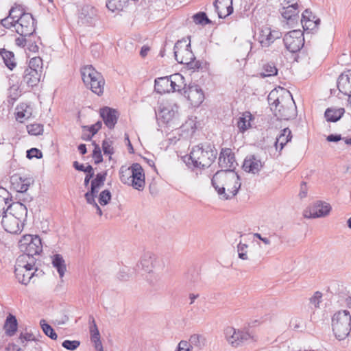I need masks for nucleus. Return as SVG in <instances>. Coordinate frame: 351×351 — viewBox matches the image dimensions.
Masks as SVG:
<instances>
[{"instance_id":"f257e3e1","label":"nucleus","mask_w":351,"mask_h":351,"mask_svg":"<svg viewBox=\"0 0 351 351\" xmlns=\"http://www.w3.org/2000/svg\"><path fill=\"white\" fill-rule=\"evenodd\" d=\"M212 184L219 198L224 200L234 197L241 186L239 176L232 169L217 171L213 176Z\"/></svg>"},{"instance_id":"f03ea898","label":"nucleus","mask_w":351,"mask_h":351,"mask_svg":"<svg viewBox=\"0 0 351 351\" xmlns=\"http://www.w3.org/2000/svg\"><path fill=\"white\" fill-rule=\"evenodd\" d=\"M27 215V210L23 204L13 203L8 205L6 210L3 212L1 224L8 232L20 233L23 230Z\"/></svg>"},{"instance_id":"7ed1b4c3","label":"nucleus","mask_w":351,"mask_h":351,"mask_svg":"<svg viewBox=\"0 0 351 351\" xmlns=\"http://www.w3.org/2000/svg\"><path fill=\"white\" fill-rule=\"evenodd\" d=\"M217 151L209 143H201L193 147L190 153L193 165L199 169L208 168L215 160Z\"/></svg>"},{"instance_id":"20e7f679","label":"nucleus","mask_w":351,"mask_h":351,"mask_svg":"<svg viewBox=\"0 0 351 351\" xmlns=\"http://www.w3.org/2000/svg\"><path fill=\"white\" fill-rule=\"evenodd\" d=\"M331 326L335 337L339 340L345 339L351 331V315L347 310H339L332 317Z\"/></svg>"},{"instance_id":"39448f33","label":"nucleus","mask_w":351,"mask_h":351,"mask_svg":"<svg viewBox=\"0 0 351 351\" xmlns=\"http://www.w3.org/2000/svg\"><path fill=\"white\" fill-rule=\"evenodd\" d=\"M282 95L287 97L275 108L276 115L280 119L289 120L294 118L295 116V107L292 98V95L288 89H280Z\"/></svg>"},{"instance_id":"423d86ee","label":"nucleus","mask_w":351,"mask_h":351,"mask_svg":"<svg viewBox=\"0 0 351 351\" xmlns=\"http://www.w3.org/2000/svg\"><path fill=\"white\" fill-rule=\"evenodd\" d=\"M225 335L228 343L233 347H238L243 343L256 340L254 335L246 330H236L232 327H228L225 330Z\"/></svg>"},{"instance_id":"0eeeda50","label":"nucleus","mask_w":351,"mask_h":351,"mask_svg":"<svg viewBox=\"0 0 351 351\" xmlns=\"http://www.w3.org/2000/svg\"><path fill=\"white\" fill-rule=\"evenodd\" d=\"M19 247L24 254L34 256L42 252L41 239L37 235H24L19 242Z\"/></svg>"},{"instance_id":"6e6552de","label":"nucleus","mask_w":351,"mask_h":351,"mask_svg":"<svg viewBox=\"0 0 351 351\" xmlns=\"http://www.w3.org/2000/svg\"><path fill=\"white\" fill-rule=\"evenodd\" d=\"M106 173H97L95 178L91 182L90 190L85 194V198L86 202L93 205L96 208L97 213L99 215H102V211L98 204L95 200V197L97 196L99 189L104 186L106 180Z\"/></svg>"},{"instance_id":"1a4fd4ad","label":"nucleus","mask_w":351,"mask_h":351,"mask_svg":"<svg viewBox=\"0 0 351 351\" xmlns=\"http://www.w3.org/2000/svg\"><path fill=\"white\" fill-rule=\"evenodd\" d=\"M82 79L85 85L90 88H103L105 80L101 74L97 72L92 65L84 66L81 70Z\"/></svg>"},{"instance_id":"9d476101","label":"nucleus","mask_w":351,"mask_h":351,"mask_svg":"<svg viewBox=\"0 0 351 351\" xmlns=\"http://www.w3.org/2000/svg\"><path fill=\"white\" fill-rule=\"evenodd\" d=\"M82 79L85 85L90 88H103L105 80L101 74L97 72L92 65L84 66L81 70Z\"/></svg>"},{"instance_id":"9b49d317","label":"nucleus","mask_w":351,"mask_h":351,"mask_svg":"<svg viewBox=\"0 0 351 351\" xmlns=\"http://www.w3.org/2000/svg\"><path fill=\"white\" fill-rule=\"evenodd\" d=\"M99 20L97 10L90 5H85L79 11L77 23L84 27H95Z\"/></svg>"},{"instance_id":"f8f14e48","label":"nucleus","mask_w":351,"mask_h":351,"mask_svg":"<svg viewBox=\"0 0 351 351\" xmlns=\"http://www.w3.org/2000/svg\"><path fill=\"white\" fill-rule=\"evenodd\" d=\"M283 41L290 52H298L304 45V34L300 29L290 31L285 35Z\"/></svg>"},{"instance_id":"ddd939ff","label":"nucleus","mask_w":351,"mask_h":351,"mask_svg":"<svg viewBox=\"0 0 351 351\" xmlns=\"http://www.w3.org/2000/svg\"><path fill=\"white\" fill-rule=\"evenodd\" d=\"M173 50L175 59L180 64H189L190 61L195 60V56L191 50V44H186V41L178 40Z\"/></svg>"},{"instance_id":"4468645a","label":"nucleus","mask_w":351,"mask_h":351,"mask_svg":"<svg viewBox=\"0 0 351 351\" xmlns=\"http://www.w3.org/2000/svg\"><path fill=\"white\" fill-rule=\"evenodd\" d=\"M156 117L158 121L169 124L179 117L178 106L173 103L162 104L160 106Z\"/></svg>"},{"instance_id":"2eb2a0df","label":"nucleus","mask_w":351,"mask_h":351,"mask_svg":"<svg viewBox=\"0 0 351 351\" xmlns=\"http://www.w3.org/2000/svg\"><path fill=\"white\" fill-rule=\"evenodd\" d=\"M16 22L15 32L20 36H29L36 30L35 20L30 13L24 14L21 19H18Z\"/></svg>"},{"instance_id":"dca6fc26","label":"nucleus","mask_w":351,"mask_h":351,"mask_svg":"<svg viewBox=\"0 0 351 351\" xmlns=\"http://www.w3.org/2000/svg\"><path fill=\"white\" fill-rule=\"evenodd\" d=\"M331 208L330 204L317 201L304 211V217L308 219L325 217L329 215Z\"/></svg>"},{"instance_id":"f3484780","label":"nucleus","mask_w":351,"mask_h":351,"mask_svg":"<svg viewBox=\"0 0 351 351\" xmlns=\"http://www.w3.org/2000/svg\"><path fill=\"white\" fill-rule=\"evenodd\" d=\"M130 185L136 190L142 191L145 185V173L141 165L134 163L132 165V176Z\"/></svg>"},{"instance_id":"a211bd4d","label":"nucleus","mask_w":351,"mask_h":351,"mask_svg":"<svg viewBox=\"0 0 351 351\" xmlns=\"http://www.w3.org/2000/svg\"><path fill=\"white\" fill-rule=\"evenodd\" d=\"M282 36L281 32L271 29L269 27H263L259 32L258 40L263 47H268Z\"/></svg>"},{"instance_id":"6ab92c4d","label":"nucleus","mask_w":351,"mask_h":351,"mask_svg":"<svg viewBox=\"0 0 351 351\" xmlns=\"http://www.w3.org/2000/svg\"><path fill=\"white\" fill-rule=\"evenodd\" d=\"M36 259L28 254L20 255L16 261L14 273L17 279L24 280V274H22L25 265L35 266Z\"/></svg>"},{"instance_id":"aec40b11","label":"nucleus","mask_w":351,"mask_h":351,"mask_svg":"<svg viewBox=\"0 0 351 351\" xmlns=\"http://www.w3.org/2000/svg\"><path fill=\"white\" fill-rule=\"evenodd\" d=\"M219 165L223 170L232 169L234 171L237 163L234 154L230 149H222L219 158Z\"/></svg>"},{"instance_id":"412c9836","label":"nucleus","mask_w":351,"mask_h":351,"mask_svg":"<svg viewBox=\"0 0 351 351\" xmlns=\"http://www.w3.org/2000/svg\"><path fill=\"white\" fill-rule=\"evenodd\" d=\"M178 90L184 95L193 107H198L204 100L202 89H178Z\"/></svg>"},{"instance_id":"4be33fe9","label":"nucleus","mask_w":351,"mask_h":351,"mask_svg":"<svg viewBox=\"0 0 351 351\" xmlns=\"http://www.w3.org/2000/svg\"><path fill=\"white\" fill-rule=\"evenodd\" d=\"M156 260V256L154 254L151 252H145L140 257L136 267L138 269L149 273L154 267Z\"/></svg>"},{"instance_id":"5701e85b","label":"nucleus","mask_w":351,"mask_h":351,"mask_svg":"<svg viewBox=\"0 0 351 351\" xmlns=\"http://www.w3.org/2000/svg\"><path fill=\"white\" fill-rule=\"evenodd\" d=\"M99 113L105 125L109 129L114 128L118 119L117 111L109 107H104L100 109Z\"/></svg>"},{"instance_id":"b1692460","label":"nucleus","mask_w":351,"mask_h":351,"mask_svg":"<svg viewBox=\"0 0 351 351\" xmlns=\"http://www.w3.org/2000/svg\"><path fill=\"white\" fill-rule=\"evenodd\" d=\"M301 23L304 31H313L317 28L320 20L308 10L306 9L302 14Z\"/></svg>"},{"instance_id":"393cba45","label":"nucleus","mask_w":351,"mask_h":351,"mask_svg":"<svg viewBox=\"0 0 351 351\" xmlns=\"http://www.w3.org/2000/svg\"><path fill=\"white\" fill-rule=\"evenodd\" d=\"M214 6L221 19L226 18L233 12L232 0H215Z\"/></svg>"},{"instance_id":"a878e982","label":"nucleus","mask_w":351,"mask_h":351,"mask_svg":"<svg viewBox=\"0 0 351 351\" xmlns=\"http://www.w3.org/2000/svg\"><path fill=\"white\" fill-rule=\"evenodd\" d=\"M263 167L262 162L257 159L254 156L246 157L243 162V168L245 171L257 173Z\"/></svg>"},{"instance_id":"bb28decb","label":"nucleus","mask_w":351,"mask_h":351,"mask_svg":"<svg viewBox=\"0 0 351 351\" xmlns=\"http://www.w3.org/2000/svg\"><path fill=\"white\" fill-rule=\"evenodd\" d=\"M41 72L35 69H26L24 72L23 81L29 87L36 86L40 82Z\"/></svg>"},{"instance_id":"cd10ccee","label":"nucleus","mask_w":351,"mask_h":351,"mask_svg":"<svg viewBox=\"0 0 351 351\" xmlns=\"http://www.w3.org/2000/svg\"><path fill=\"white\" fill-rule=\"evenodd\" d=\"M299 12V5L295 3L287 7L283 8L281 12V14L282 17L287 20L289 23H293L298 19Z\"/></svg>"},{"instance_id":"c85d7f7f","label":"nucleus","mask_w":351,"mask_h":351,"mask_svg":"<svg viewBox=\"0 0 351 351\" xmlns=\"http://www.w3.org/2000/svg\"><path fill=\"white\" fill-rule=\"evenodd\" d=\"M32 115V108L27 104H21L16 108V119L23 123Z\"/></svg>"},{"instance_id":"c756f323","label":"nucleus","mask_w":351,"mask_h":351,"mask_svg":"<svg viewBox=\"0 0 351 351\" xmlns=\"http://www.w3.org/2000/svg\"><path fill=\"white\" fill-rule=\"evenodd\" d=\"M254 120L252 114L250 112H243L239 117L237 125L241 132H244L252 127V121Z\"/></svg>"},{"instance_id":"7c9ffc66","label":"nucleus","mask_w":351,"mask_h":351,"mask_svg":"<svg viewBox=\"0 0 351 351\" xmlns=\"http://www.w3.org/2000/svg\"><path fill=\"white\" fill-rule=\"evenodd\" d=\"M292 138L291 132L289 128H285L281 131V134L276 138L275 147L276 150L280 152L284 146L291 141Z\"/></svg>"},{"instance_id":"2f4dec72","label":"nucleus","mask_w":351,"mask_h":351,"mask_svg":"<svg viewBox=\"0 0 351 351\" xmlns=\"http://www.w3.org/2000/svg\"><path fill=\"white\" fill-rule=\"evenodd\" d=\"M0 56L3 60L5 66L10 70H12L16 66L14 54L5 49H0Z\"/></svg>"},{"instance_id":"473e14b6","label":"nucleus","mask_w":351,"mask_h":351,"mask_svg":"<svg viewBox=\"0 0 351 351\" xmlns=\"http://www.w3.org/2000/svg\"><path fill=\"white\" fill-rule=\"evenodd\" d=\"M344 113L345 110L343 108H328L324 115L327 121L336 122L341 118Z\"/></svg>"},{"instance_id":"72a5a7b5","label":"nucleus","mask_w":351,"mask_h":351,"mask_svg":"<svg viewBox=\"0 0 351 351\" xmlns=\"http://www.w3.org/2000/svg\"><path fill=\"white\" fill-rule=\"evenodd\" d=\"M4 330L5 333L9 336L14 335L17 330V321L14 315L10 314L7 317L4 324Z\"/></svg>"},{"instance_id":"f704fd0d","label":"nucleus","mask_w":351,"mask_h":351,"mask_svg":"<svg viewBox=\"0 0 351 351\" xmlns=\"http://www.w3.org/2000/svg\"><path fill=\"white\" fill-rule=\"evenodd\" d=\"M129 0H106L107 8L112 11H121L127 7Z\"/></svg>"},{"instance_id":"c9c22d12","label":"nucleus","mask_w":351,"mask_h":351,"mask_svg":"<svg viewBox=\"0 0 351 351\" xmlns=\"http://www.w3.org/2000/svg\"><path fill=\"white\" fill-rule=\"evenodd\" d=\"M52 264L55 268H56L60 277L62 278L66 271V265L64 260L60 254H56L53 257Z\"/></svg>"},{"instance_id":"e433bc0d","label":"nucleus","mask_w":351,"mask_h":351,"mask_svg":"<svg viewBox=\"0 0 351 351\" xmlns=\"http://www.w3.org/2000/svg\"><path fill=\"white\" fill-rule=\"evenodd\" d=\"M189 341L191 348H196L197 350L202 349L206 343V338L201 335L194 334L190 337Z\"/></svg>"},{"instance_id":"4c0bfd02","label":"nucleus","mask_w":351,"mask_h":351,"mask_svg":"<svg viewBox=\"0 0 351 351\" xmlns=\"http://www.w3.org/2000/svg\"><path fill=\"white\" fill-rule=\"evenodd\" d=\"M337 88H351V71L341 73L337 82Z\"/></svg>"},{"instance_id":"58836bf2","label":"nucleus","mask_w":351,"mask_h":351,"mask_svg":"<svg viewBox=\"0 0 351 351\" xmlns=\"http://www.w3.org/2000/svg\"><path fill=\"white\" fill-rule=\"evenodd\" d=\"M36 270L35 266L25 265L22 272V274H24V280L18 279L19 282L25 285H27L34 277Z\"/></svg>"},{"instance_id":"ea45409f","label":"nucleus","mask_w":351,"mask_h":351,"mask_svg":"<svg viewBox=\"0 0 351 351\" xmlns=\"http://www.w3.org/2000/svg\"><path fill=\"white\" fill-rule=\"evenodd\" d=\"M11 201L10 193L3 187H0V215L3 213L5 206Z\"/></svg>"},{"instance_id":"a19ab883","label":"nucleus","mask_w":351,"mask_h":351,"mask_svg":"<svg viewBox=\"0 0 351 351\" xmlns=\"http://www.w3.org/2000/svg\"><path fill=\"white\" fill-rule=\"evenodd\" d=\"M263 72L260 73L262 77L274 76L278 73V69L273 62H268L263 66Z\"/></svg>"},{"instance_id":"79ce46f5","label":"nucleus","mask_w":351,"mask_h":351,"mask_svg":"<svg viewBox=\"0 0 351 351\" xmlns=\"http://www.w3.org/2000/svg\"><path fill=\"white\" fill-rule=\"evenodd\" d=\"M279 91H280V89H272L268 95L269 104L274 106L275 108H278V106L284 100V98L278 97Z\"/></svg>"},{"instance_id":"37998d69","label":"nucleus","mask_w":351,"mask_h":351,"mask_svg":"<svg viewBox=\"0 0 351 351\" xmlns=\"http://www.w3.org/2000/svg\"><path fill=\"white\" fill-rule=\"evenodd\" d=\"M120 180L123 184L130 185L132 176V166L127 167L122 166L120 169Z\"/></svg>"},{"instance_id":"c03bdc74","label":"nucleus","mask_w":351,"mask_h":351,"mask_svg":"<svg viewBox=\"0 0 351 351\" xmlns=\"http://www.w3.org/2000/svg\"><path fill=\"white\" fill-rule=\"evenodd\" d=\"M40 324L43 332L53 340H56L58 338V335L52 328V327L48 324L45 319H42L40 322Z\"/></svg>"},{"instance_id":"a18cd8bd","label":"nucleus","mask_w":351,"mask_h":351,"mask_svg":"<svg viewBox=\"0 0 351 351\" xmlns=\"http://www.w3.org/2000/svg\"><path fill=\"white\" fill-rule=\"evenodd\" d=\"M27 14L28 13L25 12L23 8L20 5H15V6L12 7L9 12V14L16 21L21 19L24 14Z\"/></svg>"},{"instance_id":"49530a36","label":"nucleus","mask_w":351,"mask_h":351,"mask_svg":"<svg viewBox=\"0 0 351 351\" xmlns=\"http://www.w3.org/2000/svg\"><path fill=\"white\" fill-rule=\"evenodd\" d=\"M27 130L30 135H41L43 133V125L40 123H33L27 125Z\"/></svg>"},{"instance_id":"de8ad7c7","label":"nucleus","mask_w":351,"mask_h":351,"mask_svg":"<svg viewBox=\"0 0 351 351\" xmlns=\"http://www.w3.org/2000/svg\"><path fill=\"white\" fill-rule=\"evenodd\" d=\"M193 21L196 24L203 25L211 23V21L208 18L206 14L203 12L195 14L193 16Z\"/></svg>"},{"instance_id":"09e8293b","label":"nucleus","mask_w":351,"mask_h":351,"mask_svg":"<svg viewBox=\"0 0 351 351\" xmlns=\"http://www.w3.org/2000/svg\"><path fill=\"white\" fill-rule=\"evenodd\" d=\"M27 69H35L36 71H43V60L40 57H34L30 59Z\"/></svg>"},{"instance_id":"8fccbe9b","label":"nucleus","mask_w":351,"mask_h":351,"mask_svg":"<svg viewBox=\"0 0 351 351\" xmlns=\"http://www.w3.org/2000/svg\"><path fill=\"white\" fill-rule=\"evenodd\" d=\"M102 149L104 154L109 155V158H111V155L114 153V149L112 147V141L110 139H105L102 143Z\"/></svg>"},{"instance_id":"3c124183","label":"nucleus","mask_w":351,"mask_h":351,"mask_svg":"<svg viewBox=\"0 0 351 351\" xmlns=\"http://www.w3.org/2000/svg\"><path fill=\"white\" fill-rule=\"evenodd\" d=\"M80 345V341L77 340H65L62 342V346L63 348L68 350H75Z\"/></svg>"},{"instance_id":"603ef678","label":"nucleus","mask_w":351,"mask_h":351,"mask_svg":"<svg viewBox=\"0 0 351 351\" xmlns=\"http://www.w3.org/2000/svg\"><path fill=\"white\" fill-rule=\"evenodd\" d=\"M111 199V193L108 190L101 191L99 196V202L101 206L106 205Z\"/></svg>"},{"instance_id":"864d4df0","label":"nucleus","mask_w":351,"mask_h":351,"mask_svg":"<svg viewBox=\"0 0 351 351\" xmlns=\"http://www.w3.org/2000/svg\"><path fill=\"white\" fill-rule=\"evenodd\" d=\"M247 245L239 243L237 246L238 256L242 260H247L248 256L247 254Z\"/></svg>"},{"instance_id":"5fc2aeb1","label":"nucleus","mask_w":351,"mask_h":351,"mask_svg":"<svg viewBox=\"0 0 351 351\" xmlns=\"http://www.w3.org/2000/svg\"><path fill=\"white\" fill-rule=\"evenodd\" d=\"M1 24L7 29H10L11 27H14L15 29V24H16V20L9 14L7 17L1 21Z\"/></svg>"},{"instance_id":"6e6d98bb","label":"nucleus","mask_w":351,"mask_h":351,"mask_svg":"<svg viewBox=\"0 0 351 351\" xmlns=\"http://www.w3.org/2000/svg\"><path fill=\"white\" fill-rule=\"evenodd\" d=\"M169 86V77H161L155 80L154 88H167Z\"/></svg>"},{"instance_id":"4d7b16f0","label":"nucleus","mask_w":351,"mask_h":351,"mask_svg":"<svg viewBox=\"0 0 351 351\" xmlns=\"http://www.w3.org/2000/svg\"><path fill=\"white\" fill-rule=\"evenodd\" d=\"M93 324L90 326V339L92 341H98V339H100V334L94 320H93Z\"/></svg>"},{"instance_id":"13d9d810","label":"nucleus","mask_w":351,"mask_h":351,"mask_svg":"<svg viewBox=\"0 0 351 351\" xmlns=\"http://www.w3.org/2000/svg\"><path fill=\"white\" fill-rule=\"evenodd\" d=\"M93 158L96 164H99L103 160L101 152L100 147L98 145H95V149L93 150Z\"/></svg>"},{"instance_id":"bf43d9fd","label":"nucleus","mask_w":351,"mask_h":351,"mask_svg":"<svg viewBox=\"0 0 351 351\" xmlns=\"http://www.w3.org/2000/svg\"><path fill=\"white\" fill-rule=\"evenodd\" d=\"M42 152L36 148H32L27 152V157L29 158H32L34 157L40 158H42Z\"/></svg>"},{"instance_id":"052dcab7","label":"nucleus","mask_w":351,"mask_h":351,"mask_svg":"<svg viewBox=\"0 0 351 351\" xmlns=\"http://www.w3.org/2000/svg\"><path fill=\"white\" fill-rule=\"evenodd\" d=\"M322 300V293L316 292L315 295L310 299L311 304L315 308H318Z\"/></svg>"},{"instance_id":"680f3d73","label":"nucleus","mask_w":351,"mask_h":351,"mask_svg":"<svg viewBox=\"0 0 351 351\" xmlns=\"http://www.w3.org/2000/svg\"><path fill=\"white\" fill-rule=\"evenodd\" d=\"M191 348L190 341H181L178 343L177 351H190Z\"/></svg>"},{"instance_id":"e2e57ef3","label":"nucleus","mask_w":351,"mask_h":351,"mask_svg":"<svg viewBox=\"0 0 351 351\" xmlns=\"http://www.w3.org/2000/svg\"><path fill=\"white\" fill-rule=\"evenodd\" d=\"M183 127L186 130H188L190 127L191 131L194 132V130L196 129V123L193 119L190 118L185 122V123L183 125Z\"/></svg>"},{"instance_id":"0e129e2a","label":"nucleus","mask_w":351,"mask_h":351,"mask_svg":"<svg viewBox=\"0 0 351 351\" xmlns=\"http://www.w3.org/2000/svg\"><path fill=\"white\" fill-rule=\"evenodd\" d=\"M308 188L305 182H302L300 186V190L299 196L301 199H303L307 196Z\"/></svg>"},{"instance_id":"69168bd1","label":"nucleus","mask_w":351,"mask_h":351,"mask_svg":"<svg viewBox=\"0 0 351 351\" xmlns=\"http://www.w3.org/2000/svg\"><path fill=\"white\" fill-rule=\"evenodd\" d=\"M169 77V86H171V88H176V86H177L176 85V80L178 77H180V75L179 74H175V75H170V76H168Z\"/></svg>"},{"instance_id":"338daca9","label":"nucleus","mask_w":351,"mask_h":351,"mask_svg":"<svg viewBox=\"0 0 351 351\" xmlns=\"http://www.w3.org/2000/svg\"><path fill=\"white\" fill-rule=\"evenodd\" d=\"M102 123L101 121L97 122L95 124L93 125L90 128V132L93 135L95 134L98 130L101 128Z\"/></svg>"},{"instance_id":"774afa93","label":"nucleus","mask_w":351,"mask_h":351,"mask_svg":"<svg viewBox=\"0 0 351 351\" xmlns=\"http://www.w3.org/2000/svg\"><path fill=\"white\" fill-rule=\"evenodd\" d=\"M33 335L32 334L25 333V334H21L19 337V340L21 341V343H24V341H32L33 340Z\"/></svg>"}]
</instances>
